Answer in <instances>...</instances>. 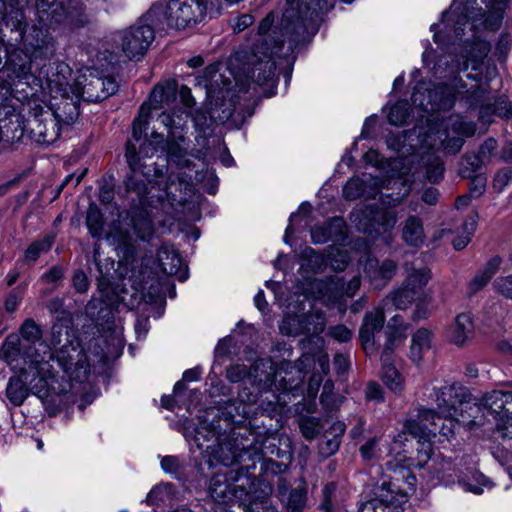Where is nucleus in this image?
Wrapping results in <instances>:
<instances>
[{
    "instance_id": "nucleus-1",
    "label": "nucleus",
    "mask_w": 512,
    "mask_h": 512,
    "mask_svg": "<svg viewBox=\"0 0 512 512\" xmlns=\"http://www.w3.org/2000/svg\"><path fill=\"white\" fill-rule=\"evenodd\" d=\"M150 108L142 104L132 123V135L125 146V158L129 172L124 179L126 193H134L138 204L144 206L149 190L146 182L166 193L169 198L171 187L175 184L174 173H169L168 164H147L144 159L153 155L157 147L147 138Z\"/></svg>"
},
{
    "instance_id": "nucleus-2",
    "label": "nucleus",
    "mask_w": 512,
    "mask_h": 512,
    "mask_svg": "<svg viewBox=\"0 0 512 512\" xmlns=\"http://www.w3.org/2000/svg\"><path fill=\"white\" fill-rule=\"evenodd\" d=\"M239 408L234 402H229L220 409L209 408L201 416L195 428L194 441L200 450L209 454L211 463L215 461L224 466L251 464L250 446L243 444L234 432L235 414L246 413L245 407L241 412Z\"/></svg>"
},
{
    "instance_id": "nucleus-3",
    "label": "nucleus",
    "mask_w": 512,
    "mask_h": 512,
    "mask_svg": "<svg viewBox=\"0 0 512 512\" xmlns=\"http://www.w3.org/2000/svg\"><path fill=\"white\" fill-rule=\"evenodd\" d=\"M274 23V14L270 12L261 20L258 26L256 38L249 52L245 53V70L248 77L259 86L275 88L277 78L275 74L276 65L273 60L274 54L281 50L285 41L290 48L299 44L309 42L314 35H309L307 39L294 41L286 29L283 27V18L280 27L272 29Z\"/></svg>"
},
{
    "instance_id": "nucleus-4",
    "label": "nucleus",
    "mask_w": 512,
    "mask_h": 512,
    "mask_svg": "<svg viewBox=\"0 0 512 512\" xmlns=\"http://www.w3.org/2000/svg\"><path fill=\"white\" fill-rule=\"evenodd\" d=\"M3 40L10 46H22V50L34 59H49L56 51V42L49 28L35 20L31 26L23 9L15 0H7V10L0 27Z\"/></svg>"
},
{
    "instance_id": "nucleus-5",
    "label": "nucleus",
    "mask_w": 512,
    "mask_h": 512,
    "mask_svg": "<svg viewBox=\"0 0 512 512\" xmlns=\"http://www.w3.org/2000/svg\"><path fill=\"white\" fill-rule=\"evenodd\" d=\"M43 354L26 352V366L9 378L6 386V397L14 406H21L30 394L40 399L50 395V385L55 378L53 366L49 364L52 353L46 345Z\"/></svg>"
},
{
    "instance_id": "nucleus-6",
    "label": "nucleus",
    "mask_w": 512,
    "mask_h": 512,
    "mask_svg": "<svg viewBox=\"0 0 512 512\" xmlns=\"http://www.w3.org/2000/svg\"><path fill=\"white\" fill-rule=\"evenodd\" d=\"M351 3L353 0H343ZM335 0H286L283 27L294 41L315 35L323 16L334 7Z\"/></svg>"
},
{
    "instance_id": "nucleus-7",
    "label": "nucleus",
    "mask_w": 512,
    "mask_h": 512,
    "mask_svg": "<svg viewBox=\"0 0 512 512\" xmlns=\"http://www.w3.org/2000/svg\"><path fill=\"white\" fill-rule=\"evenodd\" d=\"M251 470H254V463L215 474L209 485L211 498L222 504L232 501L252 502L257 479L250 473Z\"/></svg>"
},
{
    "instance_id": "nucleus-8",
    "label": "nucleus",
    "mask_w": 512,
    "mask_h": 512,
    "mask_svg": "<svg viewBox=\"0 0 512 512\" xmlns=\"http://www.w3.org/2000/svg\"><path fill=\"white\" fill-rule=\"evenodd\" d=\"M435 401L439 414L444 418H450V422L459 417L468 424L474 423L475 413L480 407L472 401V396L466 387L458 384L446 385L436 391Z\"/></svg>"
},
{
    "instance_id": "nucleus-9",
    "label": "nucleus",
    "mask_w": 512,
    "mask_h": 512,
    "mask_svg": "<svg viewBox=\"0 0 512 512\" xmlns=\"http://www.w3.org/2000/svg\"><path fill=\"white\" fill-rule=\"evenodd\" d=\"M389 476H383L377 481L371 490V497L362 500L359 505V512H399L395 505L407 497V491L401 488L397 482Z\"/></svg>"
},
{
    "instance_id": "nucleus-10",
    "label": "nucleus",
    "mask_w": 512,
    "mask_h": 512,
    "mask_svg": "<svg viewBox=\"0 0 512 512\" xmlns=\"http://www.w3.org/2000/svg\"><path fill=\"white\" fill-rule=\"evenodd\" d=\"M26 129L36 142L49 145L60 137L63 127L53 117L49 106L33 102L28 105Z\"/></svg>"
},
{
    "instance_id": "nucleus-11",
    "label": "nucleus",
    "mask_w": 512,
    "mask_h": 512,
    "mask_svg": "<svg viewBox=\"0 0 512 512\" xmlns=\"http://www.w3.org/2000/svg\"><path fill=\"white\" fill-rule=\"evenodd\" d=\"M98 251L94 249L93 258L97 267V287L109 304H115L124 300V294H129L126 286L121 282L120 274L115 268L116 262L111 258L101 260Z\"/></svg>"
},
{
    "instance_id": "nucleus-12",
    "label": "nucleus",
    "mask_w": 512,
    "mask_h": 512,
    "mask_svg": "<svg viewBox=\"0 0 512 512\" xmlns=\"http://www.w3.org/2000/svg\"><path fill=\"white\" fill-rule=\"evenodd\" d=\"M46 346L53 355L49 362L56 360L68 378L78 382H83L87 378L90 366L87 362V356L77 340L55 351H52L49 345Z\"/></svg>"
},
{
    "instance_id": "nucleus-13",
    "label": "nucleus",
    "mask_w": 512,
    "mask_h": 512,
    "mask_svg": "<svg viewBox=\"0 0 512 512\" xmlns=\"http://www.w3.org/2000/svg\"><path fill=\"white\" fill-rule=\"evenodd\" d=\"M455 91L447 84L427 86L420 83L415 86L411 101L424 111L450 110L455 104Z\"/></svg>"
},
{
    "instance_id": "nucleus-14",
    "label": "nucleus",
    "mask_w": 512,
    "mask_h": 512,
    "mask_svg": "<svg viewBox=\"0 0 512 512\" xmlns=\"http://www.w3.org/2000/svg\"><path fill=\"white\" fill-rule=\"evenodd\" d=\"M249 373L253 386H257L259 390L267 391L275 386L277 390L288 391L297 386V383L282 376V368L275 369L273 363L267 359H257L250 366Z\"/></svg>"
},
{
    "instance_id": "nucleus-15",
    "label": "nucleus",
    "mask_w": 512,
    "mask_h": 512,
    "mask_svg": "<svg viewBox=\"0 0 512 512\" xmlns=\"http://www.w3.org/2000/svg\"><path fill=\"white\" fill-rule=\"evenodd\" d=\"M174 29H185L204 20L208 0H168Z\"/></svg>"
},
{
    "instance_id": "nucleus-16",
    "label": "nucleus",
    "mask_w": 512,
    "mask_h": 512,
    "mask_svg": "<svg viewBox=\"0 0 512 512\" xmlns=\"http://www.w3.org/2000/svg\"><path fill=\"white\" fill-rule=\"evenodd\" d=\"M154 38L153 29L139 23L138 20L121 33L122 51L130 60L140 59L145 55Z\"/></svg>"
},
{
    "instance_id": "nucleus-17",
    "label": "nucleus",
    "mask_w": 512,
    "mask_h": 512,
    "mask_svg": "<svg viewBox=\"0 0 512 512\" xmlns=\"http://www.w3.org/2000/svg\"><path fill=\"white\" fill-rule=\"evenodd\" d=\"M276 495L284 507L285 512H303L308 503V488L304 479L296 487H291L290 482L279 477L276 483Z\"/></svg>"
},
{
    "instance_id": "nucleus-18",
    "label": "nucleus",
    "mask_w": 512,
    "mask_h": 512,
    "mask_svg": "<svg viewBox=\"0 0 512 512\" xmlns=\"http://www.w3.org/2000/svg\"><path fill=\"white\" fill-rule=\"evenodd\" d=\"M126 295L124 294V300L119 301L115 304H109L105 301L104 297L101 296V300H90L86 305V313L93 318L103 330L111 331L112 333H121L122 328L117 331L115 326V311H117L120 305L129 308V303L126 301Z\"/></svg>"
},
{
    "instance_id": "nucleus-19",
    "label": "nucleus",
    "mask_w": 512,
    "mask_h": 512,
    "mask_svg": "<svg viewBox=\"0 0 512 512\" xmlns=\"http://www.w3.org/2000/svg\"><path fill=\"white\" fill-rule=\"evenodd\" d=\"M510 0H481L487 10L479 8L471 16L472 26L475 29L495 31L502 24L504 10Z\"/></svg>"
},
{
    "instance_id": "nucleus-20",
    "label": "nucleus",
    "mask_w": 512,
    "mask_h": 512,
    "mask_svg": "<svg viewBox=\"0 0 512 512\" xmlns=\"http://www.w3.org/2000/svg\"><path fill=\"white\" fill-rule=\"evenodd\" d=\"M35 8V20L47 28L62 24L68 16L65 0H36Z\"/></svg>"
},
{
    "instance_id": "nucleus-21",
    "label": "nucleus",
    "mask_w": 512,
    "mask_h": 512,
    "mask_svg": "<svg viewBox=\"0 0 512 512\" xmlns=\"http://www.w3.org/2000/svg\"><path fill=\"white\" fill-rule=\"evenodd\" d=\"M397 270V262L389 258L379 260L375 257H368L364 265L365 274L377 288L386 286L396 275Z\"/></svg>"
},
{
    "instance_id": "nucleus-22",
    "label": "nucleus",
    "mask_w": 512,
    "mask_h": 512,
    "mask_svg": "<svg viewBox=\"0 0 512 512\" xmlns=\"http://www.w3.org/2000/svg\"><path fill=\"white\" fill-rule=\"evenodd\" d=\"M384 323L385 315L382 308L365 313L359 330V339L367 354H372L376 351L374 335L383 329Z\"/></svg>"
},
{
    "instance_id": "nucleus-23",
    "label": "nucleus",
    "mask_w": 512,
    "mask_h": 512,
    "mask_svg": "<svg viewBox=\"0 0 512 512\" xmlns=\"http://www.w3.org/2000/svg\"><path fill=\"white\" fill-rule=\"evenodd\" d=\"M280 439L274 435L263 437V439H257L249 444L250 450L252 451L251 464L254 462V469L256 468V462L262 459L276 456L281 460L290 462L291 453L289 450L280 448Z\"/></svg>"
},
{
    "instance_id": "nucleus-24",
    "label": "nucleus",
    "mask_w": 512,
    "mask_h": 512,
    "mask_svg": "<svg viewBox=\"0 0 512 512\" xmlns=\"http://www.w3.org/2000/svg\"><path fill=\"white\" fill-rule=\"evenodd\" d=\"M0 109V142L13 144L21 141L26 125L22 126L19 114L12 107L0 105Z\"/></svg>"
},
{
    "instance_id": "nucleus-25",
    "label": "nucleus",
    "mask_w": 512,
    "mask_h": 512,
    "mask_svg": "<svg viewBox=\"0 0 512 512\" xmlns=\"http://www.w3.org/2000/svg\"><path fill=\"white\" fill-rule=\"evenodd\" d=\"M483 405L499 416L504 425L512 421V391L494 390L483 398Z\"/></svg>"
},
{
    "instance_id": "nucleus-26",
    "label": "nucleus",
    "mask_w": 512,
    "mask_h": 512,
    "mask_svg": "<svg viewBox=\"0 0 512 512\" xmlns=\"http://www.w3.org/2000/svg\"><path fill=\"white\" fill-rule=\"evenodd\" d=\"M27 351L40 353L39 348L22 343L18 334L11 333L5 338L0 347V359L4 360L9 365H12L19 358H22L24 363L23 367H27Z\"/></svg>"
},
{
    "instance_id": "nucleus-27",
    "label": "nucleus",
    "mask_w": 512,
    "mask_h": 512,
    "mask_svg": "<svg viewBox=\"0 0 512 512\" xmlns=\"http://www.w3.org/2000/svg\"><path fill=\"white\" fill-rule=\"evenodd\" d=\"M103 89L105 88L102 77L90 75L89 77L83 76L82 80L77 78L72 92L76 98L81 97L86 102H100L104 100Z\"/></svg>"
},
{
    "instance_id": "nucleus-28",
    "label": "nucleus",
    "mask_w": 512,
    "mask_h": 512,
    "mask_svg": "<svg viewBox=\"0 0 512 512\" xmlns=\"http://www.w3.org/2000/svg\"><path fill=\"white\" fill-rule=\"evenodd\" d=\"M345 228V222L340 217H334L322 225H315L311 229L312 242L323 244L328 241H342L345 237Z\"/></svg>"
},
{
    "instance_id": "nucleus-29",
    "label": "nucleus",
    "mask_w": 512,
    "mask_h": 512,
    "mask_svg": "<svg viewBox=\"0 0 512 512\" xmlns=\"http://www.w3.org/2000/svg\"><path fill=\"white\" fill-rule=\"evenodd\" d=\"M475 325L470 313H460L448 330L449 341L457 346H464L474 337Z\"/></svg>"
},
{
    "instance_id": "nucleus-30",
    "label": "nucleus",
    "mask_w": 512,
    "mask_h": 512,
    "mask_svg": "<svg viewBox=\"0 0 512 512\" xmlns=\"http://www.w3.org/2000/svg\"><path fill=\"white\" fill-rule=\"evenodd\" d=\"M139 23L148 25L155 30H165L166 28H174V24L170 17L169 1L166 3L157 2L139 18Z\"/></svg>"
},
{
    "instance_id": "nucleus-31",
    "label": "nucleus",
    "mask_w": 512,
    "mask_h": 512,
    "mask_svg": "<svg viewBox=\"0 0 512 512\" xmlns=\"http://www.w3.org/2000/svg\"><path fill=\"white\" fill-rule=\"evenodd\" d=\"M79 98L73 100L70 97H63L59 102L49 106L53 117L64 128L69 127L76 122L80 114Z\"/></svg>"
},
{
    "instance_id": "nucleus-32",
    "label": "nucleus",
    "mask_w": 512,
    "mask_h": 512,
    "mask_svg": "<svg viewBox=\"0 0 512 512\" xmlns=\"http://www.w3.org/2000/svg\"><path fill=\"white\" fill-rule=\"evenodd\" d=\"M32 58L27 55L22 46H10L7 44V56L3 60L0 71L4 68L11 71L15 77L25 74L30 69V60Z\"/></svg>"
},
{
    "instance_id": "nucleus-33",
    "label": "nucleus",
    "mask_w": 512,
    "mask_h": 512,
    "mask_svg": "<svg viewBox=\"0 0 512 512\" xmlns=\"http://www.w3.org/2000/svg\"><path fill=\"white\" fill-rule=\"evenodd\" d=\"M158 259L164 274L176 276L179 281L187 279V269L183 268L182 259L176 251L163 248L159 251Z\"/></svg>"
},
{
    "instance_id": "nucleus-34",
    "label": "nucleus",
    "mask_w": 512,
    "mask_h": 512,
    "mask_svg": "<svg viewBox=\"0 0 512 512\" xmlns=\"http://www.w3.org/2000/svg\"><path fill=\"white\" fill-rule=\"evenodd\" d=\"M502 259L499 256L492 257L483 267L482 270L476 273L473 279L468 284V293L470 295L476 294L483 289L492 277L498 271Z\"/></svg>"
},
{
    "instance_id": "nucleus-35",
    "label": "nucleus",
    "mask_w": 512,
    "mask_h": 512,
    "mask_svg": "<svg viewBox=\"0 0 512 512\" xmlns=\"http://www.w3.org/2000/svg\"><path fill=\"white\" fill-rule=\"evenodd\" d=\"M185 140L183 135L177 138H169L165 141L167 156L170 162L180 169H189L194 163L187 158V149L181 146V142Z\"/></svg>"
},
{
    "instance_id": "nucleus-36",
    "label": "nucleus",
    "mask_w": 512,
    "mask_h": 512,
    "mask_svg": "<svg viewBox=\"0 0 512 512\" xmlns=\"http://www.w3.org/2000/svg\"><path fill=\"white\" fill-rule=\"evenodd\" d=\"M402 238L407 245L413 247H419L424 243V227L420 217L412 215L405 220L402 228Z\"/></svg>"
},
{
    "instance_id": "nucleus-37",
    "label": "nucleus",
    "mask_w": 512,
    "mask_h": 512,
    "mask_svg": "<svg viewBox=\"0 0 512 512\" xmlns=\"http://www.w3.org/2000/svg\"><path fill=\"white\" fill-rule=\"evenodd\" d=\"M491 50V45L485 40H476L466 48V56L463 69L467 70L469 62L473 70H478L484 63Z\"/></svg>"
},
{
    "instance_id": "nucleus-38",
    "label": "nucleus",
    "mask_w": 512,
    "mask_h": 512,
    "mask_svg": "<svg viewBox=\"0 0 512 512\" xmlns=\"http://www.w3.org/2000/svg\"><path fill=\"white\" fill-rule=\"evenodd\" d=\"M77 340L70 327V322L64 319H58L51 328V338L49 345L52 351Z\"/></svg>"
},
{
    "instance_id": "nucleus-39",
    "label": "nucleus",
    "mask_w": 512,
    "mask_h": 512,
    "mask_svg": "<svg viewBox=\"0 0 512 512\" xmlns=\"http://www.w3.org/2000/svg\"><path fill=\"white\" fill-rule=\"evenodd\" d=\"M432 333L426 328L418 329L412 336L409 358L416 364L420 363L423 355L431 347Z\"/></svg>"
},
{
    "instance_id": "nucleus-40",
    "label": "nucleus",
    "mask_w": 512,
    "mask_h": 512,
    "mask_svg": "<svg viewBox=\"0 0 512 512\" xmlns=\"http://www.w3.org/2000/svg\"><path fill=\"white\" fill-rule=\"evenodd\" d=\"M19 333L23 340L28 343L27 345L39 348L40 354H43L44 348L41 344H48L42 340L43 331L41 327L35 322L34 319H25L19 328Z\"/></svg>"
},
{
    "instance_id": "nucleus-41",
    "label": "nucleus",
    "mask_w": 512,
    "mask_h": 512,
    "mask_svg": "<svg viewBox=\"0 0 512 512\" xmlns=\"http://www.w3.org/2000/svg\"><path fill=\"white\" fill-rule=\"evenodd\" d=\"M55 241L54 235H45L40 239L33 241L25 250L23 263L33 265L43 253H47L52 248Z\"/></svg>"
},
{
    "instance_id": "nucleus-42",
    "label": "nucleus",
    "mask_w": 512,
    "mask_h": 512,
    "mask_svg": "<svg viewBox=\"0 0 512 512\" xmlns=\"http://www.w3.org/2000/svg\"><path fill=\"white\" fill-rule=\"evenodd\" d=\"M132 229L136 236L149 242L154 235L155 228L149 214L144 211L135 213L131 218Z\"/></svg>"
},
{
    "instance_id": "nucleus-43",
    "label": "nucleus",
    "mask_w": 512,
    "mask_h": 512,
    "mask_svg": "<svg viewBox=\"0 0 512 512\" xmlns=\"http://www.w3.org/2000/svg\"><path fill=\"white\" fill-rule=\"evenodd\" d=\"M418 297L419 294L414 290V288L403 283L402 287L391 292L386 297V301L391 302L397 309L405 310Z\"/></svg>"
},
{
    "instance_id": "nucleus-44",
    "label": "nucleus",
    "mask_w": 512,
    "mask_h": 512,
    "mask_svg": "<svg viewBox=\"0 0 512 512\" xmlns=\"http://www.w3.org/2000/svg\"><path fill=\"white\" fill-rule=\"evenodd\" d=\"M382 364V380L384 384L394 393H401L403 390V379L395 365L393 360L381 361Z\"/></svg>"
},
{
    "instance_id": "nucleus-45",
    "label": "nucleus",
    "mask_w": 512,
    "mask_h": 512,
    "mask_svg": "<svg viewBox=\"0 0 512 512\" xmlns=\"http://www.w3.org/2000/svg\"><path fill=\"white\" fill-rule=\"evenodd\" d=\"M212 117L218 119L221 123L230 121L235 126H240L245 121V117L240 112L235 111V105L232 101L216 106L212 110Z\"/></svg>"
},
{
    "instance_id": "nucleus-46",
    "label": "nucleus",
    "mask_w": 512,
    "mask_h": 512,
    "mask_svg": "<svg viewBox=\"0 0 512 512\" xmlns=\"http://www.w3.org/2000/svg\"><path fill=\"white\" fill-rule=\"evenodd\" d=\"M405 430L414 437L428 438L430 435L435 436L437 433L447 436L444 427H427L416 415V418L408 419L404 424Z\"/></svg>"
},
{
    "instance_id": "nucleus-47",
    "label": "nucleus",
    "mask_w": 512,
    "mask_h": 512,
    "mask_svg": "<svg viewBox=\"0 0 512 512\" xmlns=\"http://www.w3.org/2000/svg\"><path fill=\"white\" fill-rule=\"evenodd\" d=\"M104 223V217L99 207L95 203H90L86 215V225L93 238L100 239L102 237Z\"/></svg>"
},
{
    "instance_id": "nucleus-48",
    "label": "nucleus",
    "mask_w": 512,
    "mask_h": 512,
    "mask_svg": "<svg viewBox=\"0 0 512 512\" xmlns=\"http://www.w3.org/2000/svg\"><path fill=\"white\" fill-rule=\"evenodd\" d=\"M308 317L302 316H288L280 325V331L282 334L288 336H298L301 334H308L310 329L307 326Z\"/></svg>"
},
{
    "instance_id": "nucleus-49",
    "label": "nucleus",
    "mask_w": 512,
    "mask_h": 512,
    "mask_svg": "<svg viewBox=\"0 0 512 512\" xmlns=\"http://www.w3.org/2000/svg\"><path fill=\"white\" fill-rule=\"evenodd\" d=\"M484 164L483 159L480 155L474 153H466L462 156L460 162L459 175L462 178H471L476 175L475 173L482 167Z\"/></svg>"
},
{
    "instance_id": "nucleus-50",
    "label": "nucleus",
    "mask_w": 512,
    "mask_h": 512,
    "mask_svg": "<svg viewBox=\"0 0 512 512\" xmlns=\"http://www.w3.org/2000/svg\"><path fill=\"white\" fill-rule=\"evenodd\" d=\"M158 121L167 129V139L177 138L178 130L183 128L184 121L181 115L163 112L159 115Z\"/></svg>"
},
{
    "instance_id": "nucleus-51",
    "label": "nucleus",
    "mask_w": 512,
    "mask_h": 512,
    "mask_svg": "<svg viewBox=\"0 0 512 512\" xmlns=\"http://www.w3.org/2000/svg\"><path fill=\"white\" fill-rule=\"evenodd\" d=\"M299 428L305 439L313 440L322 430L321 420L316 417L302 416L299 419Z\"/></svg>"
},
{
    "instance_id": "nucleus-52",
    "label": "nucleus",
    "mask_w": 512,
    "mask_h": 512,
    "mask_svg": "<svg viewBox=\"0 0 512 512\" xmlns=\"http://www.w3.org/2000/svg\"><path fill=\"white\" fill-rule=\"evenodd\" d=\"M426 164V179L431 183H438L443 178L444 164L443 161L437 156H429L425 162Z\"/></svg>"
},
{
    "instance_id": "nucleus-53",
    "label": "nucleus",
    "mask_w": 512,
    "mask_h": 512,
    "mask_svg": "<svg viewBox=\"0 0 512 512\" xmlns=\"http://www.w3.org/2000/svg\"><path fill=\"white\" fill-rule=\"evenodd\" d=\"M430 278L431 272L428 268L413 269L404 283L411 286V288H414V290L420 295L422 288L428 283Z\"/></svg>"
},
{
    "instance_id": "nucleus-54",
    "label": "nucleus",
    "mask_w": 512,
    "mask_h": 512,
    "mask_svg": "<svg viewBox=\"0 0 512 512\" xmlns=\"http://www.w3.org/2000/svg\"><path fill=\"white\" fill-rule=\"evenodd\" d=\"M450 128L459 136H472L476 132V125L474 122L466 121L460 115H452L449 118Z\"/></svg>"
},
{
    "instance_id": "nucleus-55",
    "label": "nucleus",
    "mask_w": 512,
    "mask_h": 512,
    "mask_svg": "<svg viewBox=\"0 0 512 512\" xmlns=\"http://www.w3.org/2000/svg\"><path fill=\"white\" fill-rule=\"evenodd\" d=\"M409 117V108L406 102H397L388 113V122L391 125L403 126Z\"/></svg>"
},
{
    "instance_id": "nucleus-56",
    "label": "nucleus",
    "mask_w": 512,
    "mask_h": 512,
    "mask_svg": "<svg viewBox=\"0 0 512 512\" xmlns=\"http://www.w3.org/2000/svg\"><path fill=\"white\" fill-rule=\"evenodd\" d=\"M366 191V184L359 178H352L343 187V196L347 200L361 198Z\"/></svg>"
},
{
    "instance_id": "nucleus-57",
    "label": "nucleus",
    "mask_w": 512,
    "mask_h": 512,
    "mask_svg": "<svg viewBox=\"0 0 512 512\" xmlns=\"http://www.w3.org/2000/svg\"><path fill=\"white\" fill-rule=\"evenodd\" d=\"M317 288L323 297L327 296L328 300L335 301L341 295L340 291L344 288V284L339 279L337 281L331 279L319 282Z\"/></svg>"
},
{
    "instance_id": "nucleus-58",
    "label": "nucleus",
    "mask_w": 512,
    "mask_h": 512,
    "mask_svg": "<svg viewBox=\"0 0 512 512\" xmlns=\"http://www.w3.org/2000/svg\"><path fill=\"white\" fill-rule=\"evenodd\" d=\"M336 484L334 482L327 483L322 489V499L318 509L322 512H335L333 497L336 492Z\"/></svg>"
},
{
    "instance_id": "nucleus-59",
    "label": "nucleus",
    "mask_w": 512,
    "mask_h": 512,
    "mask_svg": "<svg viewBox=\"0 0 512 512\" xmlns=\"http://www.w3.org/2000/svg\"><path fill=\"white\" fill-rule=\"evenodd\" d=\"M177 84L175 81L168 83L166 86L157 85L154 87L151 97L156 102L169 101L176 94Z\"/></svg>"
},
{
    "instance_id": "nucleus-60",
    "label": "nucleus",
    "mask_w": 512,
    "mask_h": 512,
    "mask_svg": "<svg viewBox=\"0 0 512 512\" xmlns=\"http://www.w3.org/2000/svg\"><path fill=\"white\" fill-rule=\"evenodd\" d=\"M512 181V167H504L497 171L492 182V188L495 192L501 193L504 188Z\"/></svg>"
},
{
    "instance_id": "nucleus-61",
    "label": "nucleus",
    "mask_w": 512,
    "mask_h": 512,
    "mask_svg": "<svg viewBox=\"0 0 512 512\" xmlns=\"http://www.w3.org/2000/svg\"><path fill=\"white\" fill-rule=\"evenodd\" d=\"M491 107V113L500 117L509 119L512 117V105L506 96H501L494 101L489 103Z\"/></svg>"
},
{
    "instance_id": "nucleus-62",
    "label": "nucleus",
    "mask_w": 512,
    "mask_h": 512,
    "mask_svg": "<svg viewBox=\"0 0 512 512\" xmlns=\"http://www.w3.org/2000/svg\"><path fill=\"white\" fill-rule=\"evenodd\" d=\"M23 291H24V287H22L21 285L14 288L13 290H11L5 300H4V309L6 312L8 313H13L18 305L20 304V302L22 301L23 299Z\"/></svg>"
},
{
    "instance_id": "nucleus-63",
    "label": "nucleus",
    "mask_w": 512,
    "mask_h": 512,
    "mask_svg": "<svg viewBox=\"0 0 512 512\" xmlns=\"http://www.w3.org/2000/svg\"><path fill=\"white\" fill-rule=\"evenodd\" d=\"M469 194L474 198L481 197L486 191L487 177L485 174H476L469 178Z\"/></svg>"
},
{
    "instance_id": "nucleus-64",
    "label": "nucleus",
    "mask_w": 512,
    "mask_h": 512,
    "mask_svg": "<svg viewBox=\"0 0 512 512\" xmlns=\"http://www.w3.org/2000/svg\"><path fill=\"white\" fill-rule=\"evenodd\" d=\"M250 377L249 369L244 364H234L227 368L226 378L232 383H238Z\"/></svg>"
}]
</instances>
